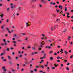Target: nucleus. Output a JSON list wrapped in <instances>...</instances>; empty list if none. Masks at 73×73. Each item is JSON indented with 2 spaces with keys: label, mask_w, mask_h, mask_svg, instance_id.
I'll return each instance as SVG.
<instances>
[{
  "label": "nucleus",
  "mask_w": 73,
  "mask_h": 73,
  "mask_svg": "<svg viewBox=\"0 0 73 73\" xmlns=\"http://www.w3.org/2000/svg\"><path fill=\"white\" fill-rule=\"evenodd\" d=\"M53 59V57H50V60H52Z\"/></svg>",
  "instance_id": "a211bd4d"
},
{
  "label": "nucleus",
  "mask_w": 73,
  "mask_h": 73,
  "mask_svg": "<svg viewBox=\"0 0 73 73\" xmlns=\"http://www.w3.org/2000/svg\"><path fill=\"white\" fill-rule=\"evenodd\" d=\"M29 23V22H28L27 23H26V24H27V26H26L27 27H28V26H29V25H28V23Z\"/></svg>",
  "instance_id": "f3484780"
},
{
  "label": "nucleus",
  "mask_w": 73,
  "mask_h": 73,
  "mask_svg": "<svg viewBox=\"0 0 73 73\" xmlns=\"http://www.w3.org/2000/svg\"><path fill=\"white\" fill-rule=\"evenodd\" d=\"M58 20H60V18H58L57 19L56 21V22H57V21H58Z\"/></svg>",
  "instance_id": "b1692460"
},
{
  "label": "nucleus",
  "mask_w": 73,
  "mask_h": 73,
  "mask_svg": "<svg viewBox=\"0 0 73 73\" xmlns=\"http://www.w3.org/2000/svg\"><path fill=\"white\" fill-rule=\"evenodd\" d=\"M12 42H13L14 44H16V42L15 41H12Z\"/></svg>",
  "instance_id": "4be33fe9"
},
{
  "label": "nucleus",
  "mask_w": 73,
  "mask_h": 73,
  "mask_svg": "<svg viewBox=\"0 0 73 73\" xmlns=\"http://www.w3.org/2000/svg\"><path fill=\"white\" fill-rule=\"evenodd\" d=\"M16 5H13V6L11 5V10L12 11H14V9L13 8H15L16 7Z\"/></svg>",
  "instance_id": "f257e3e1"
},
{
  "label": "nucleus",
  "mask_w": 73,
  "mask_h": 73,
  "mask_svg": "<svg viewBox=\"0 0 73 73\" xmlns=\"http://www.w3.org/2000/svg\"><path fill=\"white\" fill-rule=\"evenodd\" d=\"M34 70L35 72H36V71H37V69H35Z\"/></svg>",
  "instance_id": "680f3d73"
},
{
  "label": "nucleus",
  "mask_w": 73,
  "mask_h": 73,
  "mask_svg": "<svg viewBox=\"0 0 73 73\" xmlns=\"http://www.w3.org/2000/svg\"><path fill=\"white\" fill-rule=\"evenodd\" d=\"M66 69H67V70H69V68L68 67H66Z\"/></svg>",
  "instance_id": "cd10ccee"
},
{
  "label": "nucleus",
  "mask_w": 73,
  "mask_h": 73,
  "mask_svg": "<svg viewBox=\"0 0 73 73\" xmlns=\"http://www.w3.org/2000/svg\"><path fill=\"white\" fill-rule=\"evenodd\" d=\"M54 65L55 67H57V66H58V64H57V65H56V64L55 63L54 64Z\"/></svg>",
  "instance_id": "0eeeda50"
},
{
  "label": "nucleus",
  "mask_w": 73,
  "mask_h": 73,
  "mask_svg": "<svg viewBox=\"0 0 73 73\" xmlns=\"http://www.w3.org/2000/svg\"><path fill=\"white\" fill-rule=\"evenodd\" d=\"M48 42H52V40H48Z\"/></svg>",
  "instance_id": "393cba45"
},
{
  "label": "nucleus",
  "mask_w": 73,
  "mask_h": 73,
  "mask_svg": "<svg viewBox=\"0 0 73 73\" xmlns=\"http://www.w3.org/2000/svg\"><path fill=\"white\" fill-rule=\"evenodd\" d=\"M27 48H28V49H30L31 46H28Z\"/></svg>",
  "instance_id": "6e6d98bb"
},
{
  "label": "nucleus",
  "mask_w": 73,
  "mask_h": 73,
  "mask_svg": "<svg viewBox=\"0 0 73 73\" xmlns=\"http://www.w3.org/2000/svg\"><path fill=\"white\" fill-rule=\"evenodd\" d=\"M40 67H42V68L43 69V68H44V66H43V65H42V66H40Z\"/></svg>",
  "instance_id": "c9c22d12"
},
{
  "label": "nucleus",
  "mask_w": 73,
  "mask_h": 73,
  "mask_svg": "<svg viewBox=\"0 0 73 73\" xmlns=\"http://www.w3.org/2000/svg\"><path fill=\"white\" fill-rule=\"evenodd\" d=\"M41 53H44V50H42V51L41 52Z\"/></svg>",
  "instance_id": "412c9836"
},
{
  "label": "nucleus",
  "mask_w": 73,
  "mask_h": 73,
  "mask_svg": "<svg viewBox=\"0 0 73 73\" xmlns=\"http://www.w3.org/2000/svg\"><path fill=\"white\" fill-rule=\"evenodd\" d=\"M33 70H31V72H30V73H33Z\"/></svg>",
  "instance_id": "a19ab883"
},
{
  "label": "nucleus",
  "mask_w": 73,
  "mask_h": 73,
  "mask_svg": "<svg viewBox=\"0 0 73 73\" xmlns=\"http://www.w3.org/2000/svg\"><path fill=\"white\" fill-rule=\"evenodd\" d=\"M43 44H40V46H38V50H41V48H42L43 47Z\"/></svg>",
  "instance_id": "f03ea898"
},
{
  "label": "nucleus",
  "mask_w": 73,
  "mask_h": 73,
  "mask_svg": "<svg viewBox=\"0 0 73 73\" xmlns=\"http://www.w3.org/2000/svg\"><path fill=\"white\" fill-rule=\"evenodd\" d=\"M64 10L66 12L67 11V9H66V7H64Z\"/></svg>",
  "instance_id": "dca6fc26"
},
{
  "label": "nucleus",
  "mask_w": 73,
  "mask_h": 73,
  "mask_svg": "<svg viewBox=\"0 0 73 73\" xmlns=\"http://www.w3.org/2000/svg\"><path fill=\"white\" fill-rule=\"evenodd\" d=\"M1 45L2 46H4V43H2L1 44Z\"/></svg>",
  "instance_id": "13d9d810"
},
{
  "label": "nucleus",
  "mask_w": 73,
  "mask_h": 73,
  "mask_svg": "<svg viewBox=\"0 0 73 73\" xmlns=\"http://www.w3.org/2000/svg\"><path fill=\"white\" fill-rule=\"evenodd\" d=\"M40 7V8H41L42 7V5L41 4L39 5V6Z\"/></svg>",
  "instance_id": "58836bf2"
},
{
  "label": "nucleus",
  "mask_w": 73,
  "mask_h": 73,
  "mask_svg": "<svg viewBox=\"0 0 73 73\" xmlns=\"http://www.w3.org/2000/svg\"><path fill=\"white\" fill-rule=\"evenodd\" d=\"M7 42L8 43H10V41L7 40Z\"/></svg>",
  "instance_id": "bf43d9fd"
},
{
  "label": "nucleus",
  "mask_w": 73,
  "mask_h": 73,
  "mask_svg": "<svg viewBox=\"0 0 73 73\" xmlns=\"http://www.w3.org/2000/svg\"><path fill=\"white\" fill-rule=\"evenodd\" d=\"M73 57V55H71V56L70 57V58H72Z\"/></svg>",
  "instance_id": "72a5a7b5"
},
{
  "label": "nucleus",
  "mask_w": 73,
  "mask_h": 73,
  "mask_svg": "<svg viewBox=\"0 0 73 73\" xmlns=\"http://www.w3.org/2000/svg\"><path fill=\"white\" fill-rule=\"evenodd\" d=\"M57 59H58H58H60V56H58L57 58Z\"/></svg>",
  "instance_id": "473e14b6"
},
{
  "label": "nucleus",
  "mask_w": 73,
  "mask_h": 73,
  "mask_svg": "<svg viewBox=\"0 0 73 73\" xmlns=\"http://www.w3.org/2000/svg\"><path fill=\"white\" fill-rule=\"evenodd\" d=\"M3 41L4 42H5L6 41H5V39H3Z\"/></svg>",
  "instance_id": "de8ad7c7"
},
{
  "label": "nucleus",
  "mask_w": 73,
  "mask_h": 73,
  "mask_svg": "<svg viewBox=\"0 0 73 73\" xmlns=\"http://www.w3.org/2000/svg\"><path fill=\"white\" fill-rule=\"evenodd\" d=\"M61 66L62 67L64 66V64H61Z\"/></svg>",
  "instance_id": "3c124183"
},
{
  "label": "nucleus",
  "mask_w": 73,
  "mask_h": 73,
  "mask_svg": "<svg viewBox=\"0 0 73 73\" xmlns=\"http://www.w3.org/2000/svg\"><path fill=\"white\" fill-rule=\"evenodd\" d=\"M15 13H14V14L13 15L12 17H15Z\"/></svg>",
  "instance_id": "c85d7f7f"
},
{
  "label": "nucleus",
  "mask_w": 73,
  "mask_h": 73,
  "mask_svg": "<svg viewBox=\"0 0 73 73\" xmlns=\"http://www.w3.org/2000/svg\"><path fill=\"white\" fill-rule=\"evenodd\" d=\"M59 8H60L61 9H62V6L61 5H59Z\"/></svg>",
  "instance_id": "39448f33"
},
{
  "label": "nucleus",
  "mask_w": 73,
  "mask_h": 73,
  "mask_svg": "<svg viewBox=\"0 0 73 73\" xmlns=\"http://www.w3.org/2000/svg\"><path fill=\"white\" fill-rule=\"evenodd\" d=\"M24 59H25V61H27L28 60V59L27 58V57H25Z\"/></svg>",
  "instance_id": "1a4fd4ad"
},
{
  "label": "nucleus",
  "mask_w": 73,
  "mask_h": 73,
  "mask_svg": "<svg viewBox=\"0 0 73 73\" xmlns=\"http://www.w3.org/2000/svg\"><path fill=\"white\" fill-rule=\"evenodd\" d=\"M17 41L18 42H21V41H22V40H21L18 39L17 40Z\"/></svg>",
  "instance_id": "f8f14e48"
},
{
  "label": "nucleus",
  "mask_w": 73,
  "mask_h": 73,
  "mask_svg": "<svg viewBox=\"0 0 73 73\" xmlns=\"http://www.w3.org/2000/svg\"><path fill=\"white\" fill-rule=\"evenodd\" d=\"M21 35H25L26 34L25 33H21Z\"/></svg>",
  "instance_id": "c03bdc74"
},
{
  "label": "nucleus",
  "mask_w": 73,
  "mask_h": 73,
  "mask_svg": "<svg viewBox=\"0 0 73 73\" xmlns=\"http://www.w3.org/2000/svg\"><path fill=\"white\" fill-rule=\"evenodd\" d=\"M25 64H28V62H25Z\"/></svg>",
  "instance_id": "338daca9"
},
{
  "label": "nucleus",
  "mask_w": 73,
  "mask_h": 73,
  "mask_svg": "<svg viewBox=\"0 0 73 73\" xmlns=\"http://www.w3.org/2000/svg\"><path fill=\"white\" fill-rule=\"evenodd\" d=\"M36 0H32L33 2H36Z\"/></svg>",
  "instance_id": "09e8293b"
},
{
  "label": "nucleus",
  "mask_w": 73,
  "mask_h": 73,
  "mask_svg": "<svg viewBox=\"0 0 73 73\" xmlns=\"http://www.w3.org/2000/svg\"><path fill=\"white\" fill-rule=\"evenodd\" d=\"M10 9V8H7V11H9Z\"/></svg>",
  "instance_id": "2eb2a0df"
},
{
  "label": "nucleus",
  "mask_w": 73,
  "mask_h": 73,
  "mask_svg": "<svg viewBox=\"0 0 73 73\" xmlns=\"http://www.w3.org/2000/svg\"><path fill=\"white\" fill-rule=\"evenodd\" d=\"M41 44L42 45H44L45 44V43H44V41H42L41 42Z\"/></svg>",
  "instance_id": "423d86ee"
},
{
  "label": "nucleus",
  "mask_w": 73,
  "mask_h": 73,
  "mask_svg": "<svg viewBox=\"0 0 73 73\" xmlns=\"http://www.w3.org/2000/svg\"><path fill=\"white\" fill-rule=\"evenodd\" d=\"M53 2L51 1L50 3V7H51L52 5H56V3L55 2L53 3Z\"/></svg>",
  "instance_id": "20e7f679"
},
{
  "label": "nucleus",
  "mask_w": 73,
  "mask_h": 73,
  "mask_svg": "<svg viewBox=\"0 0 73 73\" xmlns=\"http://www.w3.org/2000/svg\"><path fill=\"white\" fill-rule=\"evenodd\" d=\"M8 32H9V33H11V31H9V30L8 31Z\"/></svg>",
  "instance_id": "0e129e2a"
},
{
  "label": "nucleus",
  "mask_w": 73,
  "mask_h": 73,
  "mask_svg": "<svg viewBox=\"0 0 73 73\" xmlns=\"http://www.w3.org/2000/svg\"><path fill=\"white\" fill-rule=\"evenodd\" d=\"M12 54V55H14V54H15V52H13Z\"/></svg>",
  "instance_id": "a18cd8bd"
},
{
  "label": "nucleus",
  "mask_w": 73,
  "mask_h": 73,
  "mask_svg": "<svg viewBox=\"0 0 73 73\" xmlns=\"http://www.w3.org/2000/svg\"><path fill=\"white\" fill-rule=\"evenodd\" d=\"M19 57H23V55H20L19 56Z\"/></svg>",
  "instance_id": "e433bc0d"
},
{
  "label": "nucleus",
  "mask_w": 73,
  "mask_h": 73,
  "mask_svg": "<svg viewBox=\"0 0 73 73\" xmlns=\"http://www.w3.org/2000/svg\"><path fill=\"white\" fill-rule=\"evenodd\" d=\"M8 58L9 59H11V57H10V56H8Z\"/></svg>",
  "instance_id": "ea45409f"
},
{
  "label": "nucleus",
  "mask_w": 73,
  "mask_h": 73,
  "mask_svg": "<svg viewBox=\"0 0 73 73\" xmlns=\"http://www.w3.org/2000/svg\"><path fill=\"white\" fill-rule=\"evenodd\" d=\"M0 16H1V18H2L4 16V15L3 14H2L1 15H0Z\"/></svg>",
  "instance_id": "6ab92c4d"
},
{
  "label": "nucleus",
  "mask_w": 73,
  "mask_h": 73,
  "mask_svg": "<svg viewBox=\"0 0 73 73\" xmlns=\"http://www.w3.org/2000/svg\"><path fill=\"white\" fill-rule=\"evenodd\" d=\"M57 62H60V60H57Z\"/></svg>",
  "instance_id": "603ef678"
},
{
  "label": "nucleus",
  "mask_w": 73,
  "mask_h": 73,
  "mask_svg": "<svg viewBox=\"0 0 73 73\" xmlns=\"http://www.w3.org/2000/svg\"><path fill=\"white\" fill-rule=\"evenodd\" d=\"M34 53L33 52H32V53H31V54L32 56H33V55H34Z\"/></svg>",
  "instance_id": "e2e57ef3"
},
{
  "label": "nucleus",
  "mask_w": 73,
  "mask_h": 73,
  "mask_svg": "<svg viewBox=\"0 0 73 73\" xmlns=\"http://www.w3.org/2000/svg\"><path fill=\"white\" fill-rule=\"evenodd\" d=\"M66 31V29H65L64 30H63V32H64V33H65Z\"/></svg>",
  "instance_id": "4468645a"
},
{
  "label": "nucleus",
  "mask_w": 73,
  "mask_h": 73,
  "mask_svg": "<svg viewBox=\"0 0 73 73\" xmlns=\"http://www.w3.org/2000/svg\"><path fill=\"white\" fill-rule=\"evenodd\" d=\"M72 52V50H70L69 51V53H71V52Z\"/></svg>",
  "instance_id": "69168bd1"
},
{
  "label": "nucleus",
  "mask_w": 73,
  "mask_h": 73,
  "mask_svg": "<svg viewBox=\"0 0 73 73\" xmlns=\"http://www.w3.org/2000/svg\"><path fill=\"white\" fill-rule=\"evenodd\" d=\"M54 29H56V27H58V25H56L55 26H54Z\"/></svg>",
  "instance_id": "ddd939ff"
},
{
  "label": "nucleus",
  "mask_w": 73,
  "mask_h": 73,
  "mask_svg": "<svg viewBox=\"0 0 73 73\" xmlns=\"http://www.w3.org/2000/svg\"><path fill=\"white\" fill-rule=\"evenodd\" d=\"M8 22H9V19H7L6 20V23H8Z\"/></svg>",
  "instance_id": "a878e982"
},
{
  "label": "nucleus",
  "mask_w": 73,
  "mask_h": 73,
  "mask_svg": "<svg viewBox=\"0 0 73 73\" xmlns=\"http://www.w3.org/2000/svg\"><path fill=\"white\" fill-rule=\"evenodd\" d=\"M40 2L42 4H46V3H47V2L44 0H40Z\"/></svg>",
  "instance_id": "7ed1b4c3"
},
{
  "label": "nucleus",
  "mask_w": 73,
  "mask_h": 73,
  "mask_svg": "<svg viewBox=\"0 0 73 73\" xmlns=\"http://www.w3.org/2000/svg\"><path fill=\"white\" fill-rule=\"evenodd\" d=\"M22 66H26V65H25V64H24L22 65Z\"/></svg>",
  "instance_id": "c756f323"
},
{
  "label": "nucleus",
  "mask_w": 73,
  "mask_h": 73,
  "mask_svg": "<svg viewBox=\"0 0 73 73\" xmlns=\"http://www.w3.org/2000/svg\"><path fill=\"white\" fill-rule=\"evenodd\" d=\"M3 61H7V60L6 59H4L3 60Z\"/></svg>",
  "instance_id": "774afa93"
},
{
  "label": "nucleus",
  "mask_w": 73,
  "mask_h": 73,
  "mask_svg": "<svg viewBox=\"0 0 73 73\" xmlns=\"http://www.w3.org/2000/svg\"><path fill=\"white\" fill-rule=\"evenodd\" d=\"M4 54H5V53H1V54L0 56H3V55Z\"/></svg>",
  "instance_id": "2f4dec72"
},
{
  "label": "nucleus",
  "mask_w": 73,
  "mask_h": 73,
  "mask_svg": "<svg viewBox=\"0 0 73 73\" xmlns=\"http://www.w3.org/2000/svg\"><path fill=\"white\" fill-rule=\"evenodd\" d=\"M12 72H15V70L12 69Z\"/></svg>",
  "instance_id": "4d7b16f0"
},
{
  "label": "nucleus",
  "mask_w": 73,
  "mask_h": 73,
  "mask_svg": "<svg viewBox=\"0 0 73 73\" xmlns=\"http://www.w3.org/2000/svg\"><path fill=\"white\" fill-rule=\"evenodd\" d=\"M52 27H51V28H50L51 31H53V29H52Z\"/></svg>",
  "instance_id": "79ce46f5"
},
{
  "label": "nucleus",
  "mask_w": 73,
  "mask_h": 73,
  "mask_svg": "<svg viewBox=\"0 0 73 73\" xmlns=\"http://www.w3.org/2000/svg\"><path fill=\"white\" fill-rule=\"evenodd\" d=\"M64 53L66 55H67V54H68V52L66 51H65Z\"/></svg>",
  "instance_id": "6e6552de"
},
{
  "label": "nucleus",
  "mask_w": 73,
  "mask_h": 73,
  "mask_svg": "<svg viewBox=\"0 0 73 73\" xmlns=\"http://www.w3.org/2000/svg\"><path fill=\"white\" fill-rule=\"evenodd\" d=\"M56 11L57 12V13H58L59 12V11H60V10H58V9H56Z\"/></svg>",
  "instance_id": "5701e85b"
},
{
  "label": "nucleus",
  "mask_w": 73,
  "mask_h": 73,
  "mask_svg": "<svg viewBox=\"0 0 73 73\" xmlns=\"http://www.w3.org/2000/svg\"><path fill=\"white\" fill-rule=\"evenodd\" d=\"M70 16H69V15H67V18H69V17H70Z\"/></svg>",
  "instance_id": "864d4df0"
},
{
  "label": "nucleus",
  "mask_w": 73,
  "mask_h": 73,
  "mask_svg": "<svg viewBox=\"0 0 73 73\" xmlns=\"http://www.w3.org/2000/svg\"><path fill=\"white\" fill-rule=\"evenodd\" d=\"M5 66H3L2 67V69H4L5 68Z\"/></svg>",
  "instance_id": "4c0bfd02"
},
{
  "label": "nucleus",
  "mask_w": 73,
  "mask_h": 73,
  "mask_svg": "<svg viewBox=\"0 0 73 73\" xmlns=\"http://www.w3.org/2000/svg\"><path fill=\"white\" fill-rule=\"evenodd\" d=\"M48 66V64H45L44 65V66L45 67H46V66Z\"/></svg>",
  "instance_id": "5fc2aeb1"
},
{
  "label": "nucleus",
  "mask_w": 73,
  "mask_h": 73,
  "mask_svg": "<svg viewBox=\"0 0 73 73\" xmlns=\"http://www.w3.org/2000/svg\"><path fill=\"white\" fill-rule=\"evenodd\" d=\"M47 69L48 70H49V67H48L47 68Z\"/></svg>",
  "instance_id": "37998d69"
},
{
  "label": "nucleus",
  "mask_w": 73,
  "mask_h": 73,
  "mask_svg": "<svg viewBox=\"0 0 73 73\" xmlns=\"http://www.w3.org/2000/svg\"><path fill=\"white\" fill-rule=\"evenodd\" d=\"M4 45H8V44L6 42H5Z\"/></svg>",
  "instance_id": "aec40b11"
},
{
  "label": "nucleus",
  "mask_w": 73,
  "mask_h": 73,
  "mask_svg": "<svg viewBox=\"0 0 73 73\" xmlns=\"http://www.w3.org/2000/svg\"><path fill=\"white\" fill-rule=\"evenodd\" d=\"M63 49H61V50L60 51V52H63Z\"/></svg>",
  "instance_id": "8fccbe9b"
},
{
  "label": "nucleus",
  "mask_w": 73,
  "mask_h": 73,
  "mask_svg": "<svg viewBox=\"0 0 73 73\" xmlns=\"http://www.w3.org/2000/svg\"><path fill=\"white\" fill-rule=\"evenodd\" d=\"M36 49V48L35 47H33L32 48V50H35Z\"/></svg>",
  "instance_id": "9b49d317"
},
{
  "label": "nucleus",
  "mask_w": 73,
  "mask_h": 73,
  "mask_svg": "<svg viewBox=\"0 0 73 73\" xmlns=\"http://www.w3.org/2000/svg\"><path fill=\"white\" fill-rule=\"evenodd\" d=\"M9 62L10 65H12V62L10 61Z\"/></svg>",
  "instance_id": "9d476101"
},
{
  "label": "nucleus",
  "mask_w": 73,
  "mask_h": 73,
  "mask_svg": "<svg viewBox=\"0 0 73 73\" xmlns=\"http://www.w3.org/2000/svg\"><path fill=\"white\" fill-rule=\"evenodd\" d=\"M72 44H73V42H71L70 43L71 45H72Z\"/></svg>",
  "instance_id": "052dcab7"
},
{
  "label": "nucleus",
  "mask_w": 73,
  "mask_h": 73,
  "mask_svg": "<svg viewBox=\"0 0 73 73\" xmlns=\"http://www.w3.org/2000/svg\"><path fill=\"white\" fill-rule=\"evenodd\" d=\"M52 69H55V67H52Z\"/></svg>",
  "instance_id": "f704fd0d"
},
{
  "label": "nucleus",
  "mask_w": 73,
  "mask_h": 73,
  "mask_svg": "<svg viewBox=\"0 0 73 73\" xmlns=\"http://www.w3.org/2000/svg\"><path fill=\"white\" fill-rule=\"evenodd\" d=\"M70 65V63H68V64H67V66H68V65Z\"/></svg>",
  "instance_id": "49530a36"
},
{
  "label": "nucleus",
  "mask_w": 73,
  "mask_h": 73,
  "mask_svg": "<svg viewBox=\"0 0 73 73\" xmlns=\"http://www.w3.org/2000/svg\"><path fill=\"white\" fill-rule=\"evenodd\" d=\"M6 29L7 31H9V28H6Z\"/></svg>",
  "instance_id": "bb28decb"
},
{
  "label": "nucleus",
  "mask_w": 73,
  "mask_h": 73,
  "mask_svg": "<svg viewBox=\"0 0 73 73\" xmlns=\"http://www.w3.org/2000/svg\"><path fill=\"white\" fill-rule=\"evenodd\" d=\"M7 51H9V48H8L7 49Z\"/></svg>",
  "instance_id": "7c9ffc66"
}]
</instances>
